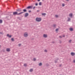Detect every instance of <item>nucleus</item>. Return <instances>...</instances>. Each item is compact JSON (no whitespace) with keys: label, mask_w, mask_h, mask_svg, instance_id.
Returning <instances> with one entry per match:
<instances>
[{"label":"nucleus","mask_w":75,"mask_h":75,"mask_svg":"<svg viewBox=\"0 0 75 75\" xmlns=\"http://www.w3.org/2000/svg\"><path fill=\"white\" fill-rule=\"evenodd\" d=\"M71 41H72V40H70L69 41V42H70V43H71Z\"/></svg>","instance_id":"obj_32"},{"label":"nucleus","mask_w":75,"mask_h":75,"mask_svg":"<svg viewBox=\"0 0 75 75\" xmlns=\"http://www.w3.org/2000/svg\"><path fill=\"white\" fill-rule=\"evenodd\" d=\"M42 0L43 1V0Z\"/></svg>","instance_id":"obj_52"},{"label":"nucleus","mask_w":75,"mask_h":75,"mask_svg":"<svg viewBox=\"0 0 75 75\" xmlns=\"http://www.w3.org/2000/svg\"><path fill=\"white\" fill-rule=\"evenodd\" d=\"M35 6H34V7H33V9H35Z\"/></svg>","instance_id":"obj_40"},{"label":"nucleus","mask_w":75,"mask_h":75,"mask_svg":"<svg viewBox=\"0 0 75 75\" xmlns=\"http://www.w3.org/2000/svg\"><path fill=\"white\" fill-rule=\"evenodd\" d=\"M23 11L24 13L27 12V9H24L23 10Z\"/></svg>","instance_id":"obj_12"},{"label":"nucleus","mask_w":75,"mask_h":75,"mask_svg":"<svg viewBox=\"0 0 75 75\" xmlns=\"http://www.w3.org/2000/svg\"><path fill=\"white\" fill-rule=\"evenodd\" d=\"M11 40L12 41H14V38H11Z\"/></svg>","instance_id":"obj_21"},{"label":"nucleus","mask_w":75,"mask_h":75,"mask_svg":"<svg viewBox=\"0 0 75 75\" xmlns=\"http://www.w3.org/2000/svg\"><path fill=\"white\" fill-rule=\"evenodd\" d=\"M46 13H42V16H44V17H45V15H46Z\"/></svg>","instance_id":"obj_17"},{"label":"nucleus","mask_w":75,"mask_h":75,"mask_svg":"<svg viewBox=\"0 0 75 75\" xmlns=\"http://www.w3.org/2000/svg\"><path fill=\"white\" fill-rule=\"evenodd\" d=\"M59 67H61V65L60 64L59 65Z\"/></svg>","instance_id":"obj_47"},{"label":"nucleus","mask_w":75,"mask_h":75,"mask_svg":"<svg viewBox=\"0 0 75 75\" xmlns=\"http://www.w3.org/2000/svg\"><path fill=\"white\" fill-rule=\"evenodd\" d=\"M70 20H71V18H69L67 20V21H69Z\"/></svg>","instance_id":"obj_25"},{"label":"nucleus","mask_w":75,"mask_h":75,"mask_svg":"<svg viewBox=\"0 0 75 75\" xmlns=\"http://www.w3.org/2000/svg\"><path fill=\"white\" fill-rule=\"evenodd\" d=\"M6 51L7 52H9L10 51V48H7L6 49Z\"/></svg>","instance_id":"obj_7"},{"label":"nucleus","mask_w":75,"mask_h":75,"mask_svg":"<svg viewBox=\"0 0 75 75\" xmlns=\"http://www.w3.org/2000/svg\"><path fill=\"white\" fill-rule=\"evenodd\" d=\"M30 71L31 72H33V69H31L30 70Z\"/></svg>","instance_id":"obj_19"},{"label":"nucleus","mask_w":75,"mask_h":75,"mask_svg":"<svg viewBox=\"0 0 75 75\" xmlns=\"http://www.w3.org/2000/svg\"><path fill=\"white\" fill-rule=\"evenodd\" d=\"M33 6H29L26 8V9H32L33 8Z\"/></svg>","instance_id":"obj_2"},{"label":"nucleus","mask_w":75,"mask_h":75,"mask_svg":"<svg viewBox=\"0 0 75 75\" xmlns=\"http://www.w3.org/2000/svg\"><path fill=\"white\" fill-rule=\"evenodd\" d=\"M39 6H41L42 4V2H39Z\"/></svg>","instance_id":"obj_22"},{"label":"nucleus","mask_w":75,"mask_h":75,"mask_svg":"<svg viewBox=\"0 0 75 75\" xmlns=\"http://www.w3.org/2000/svg\"><path fill=\"white\" fill-rule=\"evenodd\" d=\"M43 37L44 38H47V37H48V36L46 34H44L43 35Z\"/></svg>","instance_id":"obj_8"},{"label":"nucleus","mask_w":75,"mask_h":75,"mask_svg":"<svg viewBox=\"0 0 75 75\" xmlns=\"http://www.w3.org/2000/svg\"><path fill=\"white\" fill-rule=\"evenodd\" d=\"M53 26L54 28H55V27H56V25L53 24Z\"/></svg>","instance_id":"obj_18"},{"label":"nucleus","mask_w":75,"mask_h":75,"mask_svg":"<svg viewBox=\"0 0 75 75\" xmlns=\"http://www.w3.org/2000/svg\"><path fill=\"white\" fill-rule=\"evenodd\" d=\"M55 16L56 18H58V15H55Z\"/></svg>","instance_id":"obj_26"},{"label":"nucleus","mask_w":75,"mask_h":75,"mask_svg":"<svg viewBox=\"0 0 75 75\" xmlns=\"http://www.w3.org/2000/svg\"><path fill=\"white\" fill-rule=\"evenodd\" d=\"M36 60V59L34 58L33 59V61H35Z\"/></svg>","instance_id":"obj_35"},{"label":"nucleus","mask_w":75,"mask_h":75,"mask_svg":"<svg viewBox=\"0 0 75 75\" xmlns=\"http://www.w3.org/2000/svg\"><path fill=\"white\" fill-rule=\"evenodd\" d=\"M1 37V36L0 35V37Z\"/></svg>","instance_id":"obj_51"},{"label":"nucleus","mask_w":75,"mask_h":75,"mask_svg":"<svg viewBox=\"0 0 75 75\" xmlns=\"http://www.w3.org/2000/svg\"><path fill=\"white\" fill-rule=\"evenodd\" d=\"M22 1H24V0H22Z\"/></svg>","instance_id":"obj_50"},{"label":"nucleus","mask_w":75,"mask_h":75,"mask_svg":"<svg viewBox=\"0 0 75 75\" xmlns=\"http://www.w3.org/2000/svg\"><path fill=\"white\" fill-rule=\"evenodd\" d=\"M7 17H8V16H6V18H7Z\"/></svg>","instance_id":"obj_49"},{"label":"nucleus","mask_w":75,"mask_h":75,"mask_svg":"<svg viewBox=\"0 0 75 75\" xmlns=\"http://www.w3.org/2000/svg\"><path fill=\"white\" fill-rule=\"evenodd\" d=\"M39 11H39V10L37 11V12H39Z\"/></svg>","instance_id":"obj_43"},{"label":"nucleus","mask_w":75,"mask_h":75,"mask_svg":"<svg viewBox=\"0 0 75 75\" xmlns=\"http://www.w3.org/2000/svg\"><path fill=\"white\" fill-rule=\"evenodd\" d=\"M17 19H19V20H21V18H20V17H18Z\"/></svg>","instance_id":"obj_23"},{"label":"nucleus","mask_w":75,"mask_h":75,"mask_svg":"<svg viewBox=\"0 0 75 75\" xmlns=\"http://www.w3.org/2000/svg\"><path fill=\"white\" fill-rule=\"evenodd\" d=\"M8 15H9L8 14Z\"/></svg>","instance_id":"obj_53"},{"label":"nucleus","mask_w":75,"mask_h":75,"mask_svg":"<svg viewBox=\"0 0 75 75\" xmlns=\"http://www.w3.org/2000/svg\"><path fill=\"white\" fill-rule=\"evenodd\" d=\"M24 12H21L19 13H18V15H20V14H23V13H24Z\"/></svg>","instance_id":"obj_13"},{"label":"nucleus","mask_w":75,"mask_h":75,"mask_svg":"<svg viewBox=\"0 0 75 75\" xmlns=\"http://www.w3.org/2000/svg\"><path fill=\"white\" fill-rule=\"evenodd\" d=\"M50 65H49V64H46V67H49V66Z\"/></svg>","instance_id":"obj_28"},{"label":"nucleus","mask_w":75,"mask_h":75,"mask_svg":"<svg viewBox=\"0 0 75 75\" xmlns=\"http://www.w3.org/2000/svg\"><path fill=\"white\" fill-rule=\"evenodd\" d=\"M69 30L70 31H72L74 30V29L72 28H69Z\"/></svg>","instance_id":"obj_11"},{"label":"nucleus","mask_w":75,"mask_h":75,"mask_svg":"<svg viewBox=\"0 0 75 75\" xmlns=\"http://www.w3.org/2000/svg\"><path fill=\"white\" fill-rule=\"evenodd\" d=\"M69 16L71 17V18H72V16H73V14L72 13H70L69 15Z\"/></svg>","instance_id":"obj_10"},{"label":"nucleus","mask_w":75,"mask_h":75,"mask_svg":"<svg viewBox=\"0 0 75 75\" xmlns=\"http://www.w3.org/2000/svg\"><path fill=\"white\" fill-rule=\"evenodd\" d=\"M29 13H31V10H29L28 11Z\"/></svg>","instance_id":"obj_38"},{"label":"nucleus","mask_w":75,"mask_h":75,"mask_svg":"<svg viewBox=\"0 0 75 75\" xmlns=\"http://www.w3.org/2000/svg\"><path fill=\"white\" fill-rule=\"evenodd\" d=\"M59 43L60 44H61L62 43V42L61 41V40H59Z\"/></svg>","instance_id":"obj_36"},{"label":"nucleus","mask_w":75,"mask_h":75,"mask_svg":"<svg viewBox=\"0 0 75 75\" xmlns=\"http://www.w3.org/2000/svg\"><path fill=\"white\" fill-rule=\"evenodd\" d=\"M24 37H27V36H28V33L27 32H25L24 33Z\"/></svg>","instance_id":"obj_4"},{"label":"nucleus","mask_w":75,"mask_h":75,"mask_svg":"<svg viewBox=\"0 0 75 75\" xmlns=\"http://www.w3.org/2000/svg\"><path fill=\"white\" fill-rule=\"evenodd\" d=\"M44 51L45 52H47V50H45Z\"/></svg>","instance_id":"obj_34"},{"label":"nucleus","mask_w":75,"mask_h":75,"mask_svg":"<svg viewBox=\"0 0 75 75\" xmlns=\"http://www.w3.org/2000/svg\"><path fill=\"white\" fill-rule=\"evenodd\" d=\"M36 21L37 22H40L41 21V18L37 17L36 18Z\"/></svg>","instance_id":"obj_1"},{"label":"nucleus","mask_w":75,"mask_h":75,"mask_svg":"<svg viewBox=\"0 0 75 75\" xmlns=\"http://www.w3.org/2000/svg\"><path fill=\"white\" fill-rule=\"evenodd\" d=\"M65 37V35H63V37Z\"/></svg>","instance_id":"obj_41"},{"label":"nucleus","mask_w":75,"mask_h":75,"mask_svg":"<svg viewBox=\"0 0 75 75\" xmlns=\"http://www.w3.org/2000/svg\"><path fill=\"white\" fill-rule=\"evenodd\" d=\"M59 38H62V37L61 36H59Z\"/></svg>","instance_id":"obj_39"},{"label":"nucleus","mask_w":75,"mask_h":75,"mask_svg":"<svg viewBox=\"0 0 75 75\" xmlns=\"http://www.w3.org/2000/svg\"><path fill=\"white\" fill-rule=\"evenodd\" d=\"M12 36V35H10L8 34H7V36L8 37H9V38H11Z\"/></svg>","instance_id":"obj_9"},{"label":"nucleus","mask_w":75,"mask_h":75,"mask_svg":"<svg viewBox=\"0 0 75 75\" xmlns=\"http://www.w3.org/2000/svg\"><path fill=\"white\" fill-rule=\"evenodd\" d=\"M28 15H29V14L28 13H25V14L24 17H27L28 16Z\"/></svg>","instance_id":"obj_6"},{"label":"nucleus","mask_w":75,"mask_h":75,"mask_svg":"<svg viewBox=\"0 0 75 75\" xmlns=\"http://www.w3.org/2000/svg\"><path fill=\"white\" fill-rule=\"evenodd\" d=\"M18 45L19 47H20V46H21V44H19Z\"/></svg>","instance_id":"obj_33"},{"label":"nucleus","mask_w":75,"mask_h":75,"mask_svg":"<svg viewBox=\"0 0 75 75\" xmlns=\"http://www.w3.org/2000/svg\"><path fill=\"white\" fill-rule=\"evenodd\" d=\"M2 5L3 6H5V5H4V4L3 5Z\"/></svg>","instance_id":"obj_46"},{"label":"nucleus","mask_w":75,"mask_h":75,"mask_svg":"<svg viewBox=\"0 0 75 75\" xmlns=\"http://www.w3.org/2000/svg\"><path fill=\"white\" fill-rule=\"evenodd\" d=\"M24 67H27V64H24Z\"/></svg>","instance_id":"obj_31"},{"label":"nucleus","mask_w":75,"mask_h":75,"mask_svg":"<svg viewBox=\"0 0 75 75\" xmlns=\"http://www.w3.org/2000/svg\"><path fill=\"white\" fill-rule=\"evenodd\" d=\"M3 23V21L1 19H0V23L1 24Z\"/></svg>","instance_id":"obj_20"},{"label":"nucleus","mask_w":75,"mask_h":75,"mask_svg":"<svg viewBox=\"0 0 75 75\" xmlns=\"http://www.w3.org/2000/svg\"><path fill=\"white\" fill-rule=\"evenodd\" d=\"M71 55L72 56H74V55H75V53L74 52H72L71 53Z\"/></svg>","instance_id":"obj_15"},{"label":"nucleus","mask_w":75,"mask_h":75,"mask_svg":"<svg viewBox=\"0 0 75 75\" xmlns=\"http://www.w3.org/2000/svg\"><path fill=\"white\" fill-rule=\"evenodd\" d=\"M0 34H2V35H3V32H0Z\"/></svg>","instance_id":"obj_27"},{"label":"nucleus","mask_w":75,"mask_h":75,"mask_svg":"<svg viewBox=\"0 0 75 75\" xmlns=\"http://www.w3.org/2000/svg\"><path fill=\"white\" fill-rule=\"evenodd\" d=\"M2 51L3 52H5V50H2Z\"/></svg>","instance_id":"obj_37"},{"label":"nucleus","mask_w":75,"mask_h":75,"mask_svg":"<svg viewBox=\"0 0 75 75\" xmlns=\"http://www.w3.org/2000/svg\"><path fill=\"white\" fill-rule=\"evenodd\" d=\"M58 59H58V58H57V59L54 61L55 63H57V61H58Z\"/></svg>","instance_id":"obj_16"},{"label":"nucleus","mask_w":75,"mask_h":75,"mask_svg":"<svg viewBox=\"0 0 75 75\" xmlns=\"http://www.w3.org/2000/svg\"><path fill=\"white\" fill-rule=\"evenodd\" d=\"M52 43H53V44H54V42H52Z\"/></svg>","instance_id":"obj_48"},{"label":"nucleus","mask_w":75,"mask_h":75,"mask_svg":"<svg viewBox=\"0 0 75 75\" xmlns=\"http://www.w3.org/2000/svg\"><path fill=\"white\" fill-rule=\"evenodd\" d=\"M35 6H38V3H36L35 4Z\"/></svg>","instance_id":"obj_30"},{"label":"nucleus","mask_w":75,"mask_h":75,"mask_svg":"<svg viewBox=\"0 0 75 75\" xmlns=\"http://www.w3.org/2000/svg\"><path fill=\"white\" fill-rule=\"evenodd\" d=\"M59 28H57L56 29V31H58L59 30V28H60V27L59 26L58 27Z\"/></svg>","instance_id":"obj_14"},{"label":"nucleus","mask_w":75,"mask_h":75,"mask_svg":"<svg viewBox=\"0 0 75 75\" xmlns=\"http://www.w3.org/2000/svg\"><path fill=\"white\" fill-rule=\"evenodd\" d=\"M73 62L75 63V60L73 61Z\"/></svg>","instance_id":"obj_42"},{"label":"nucleus","mask_w":75,"mask_h":75,"mask_svg":"<svg viewBox=\"0 0 75 75\" xmlns=\"http://www.w3.org/2000/svg\"><path fill=\"white\" fill-rule=\"evenodd\" d=\"M38 1H40V0H38Z\"/></svg>","instance_id":"obj_45"},{"label":"nucleus","mask_w":75,"mask_h":75,"mask_svg":"<svg viewBox=\"0 0 75 75\" xmlns=\"http://www.w3.org/2000/svg\"><path fill=\"white\" fill-rule=\"evenodd\" d=\"M18 12L17 11L14 12L13 13V15H18Z\"/></svg>","instance_id":"obj_5"},{"label":"nucleus","mask_w":75,"mask_h":75,"mask_svg":"<svg viewBox=\"0 0 75 75\" xmlns=\"http://www.w3.org/2000/svg\"><path fill=\"white\" fill-rule=\"evenodd\" d=\"M42 63H40L39 64V66H41V65H42Z\"/></svg>","instance_id":"obj_24"},{"label":"nucleus","mask_w":75,"mask_h":75,"mask_svg":"<svg viewBox=\"0 0 75 75\" xmlns=\"http://www.w3.org/2000/svg\"><path fill=\"white\" fill-rule=\"evenodd\" d=\"M66 1H69V0H66Z\"/></svg>","instance_id":"obj_44"},{"label":"nucleus","mask_w":75,"mask_h":75,"mask_svg":"<svg viewBox=\"0 0 75 75\" xmlns=\"http://www.w3.org/2000/svg\"><path fill=\"white\" fill-rule=\"evenodd\" d=\"M62 7H64L65 6V4H62Z\"/></svg>","instance_id":"obj_29"},{"label":"nucleus","mask_w":75,"mask_h":75,"mask_svg":"<svg viewBox=\"0 0 75 75\" xmlns=\"http://www.w3.org/2000/svg\"><path fill=\"white\" fill-rule=\"evenodd\" d=\"M16 11L17 12H21V8H18L16 9Z\"/></svg>","instance_id":"obj_3"}]
</instances>
